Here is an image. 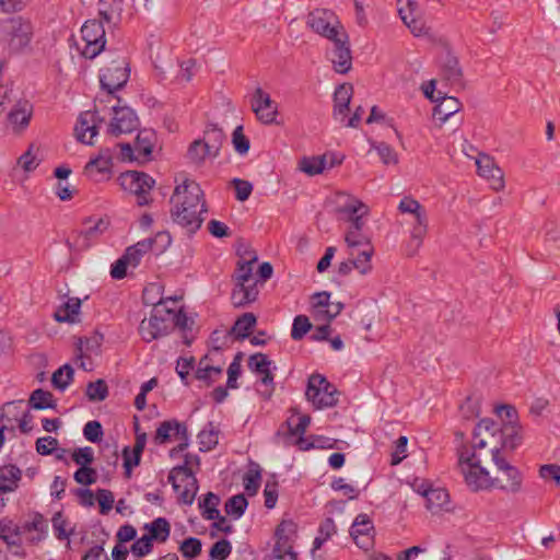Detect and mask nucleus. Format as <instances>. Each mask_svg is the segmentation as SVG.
<instances>
[{
	"mask_svg": "<svg viewBox=\"0 0 560 560\" xmlns=\"http://www.w3.org/2000/svg\"><path fill=\"white\" fill-rule=\"evenodd\" d=\"M300 168L310 176L318 175L326 168V156L303 158L300 161Z\"/></svg>",
	"mask_w": 560,
	"mask_h": 560,
	"instance_id": "obj_45",
	"label": "nucleus"
},
{
	"mask_svg": "<svg viewBox=\"0 0 560 560\" xmlns=\"http://www.w3.org/2000/svg\"><path fill=\"white\" fill-rule=\"evenodd\" d=\"M178 550L184 558L194 559L201 553L202 542L197 537H188L179 544Z\"/></svg>",
	"mask_w": 560,
	"mask_h": 560,
	"instance_id": "obj_48",
	"label": "nucleus"
},
{
	"mask_svg": "<svg viewBox=\"0 0 560 560\" xmlns=\"http://www.w3.org/2000/svg\"><path fill=\"white\" fill-rule=\"evenodd\" d=\"M155 142V133L151 129H141L135 140V150L137 161L147 162L151 160L153 147Z\"/></svg>",
	"mask_w": 560,
	"mask_h": 560,
	"instance_id": "obj_27",
	"label": "nucleus"
},
{
	"mask_svg": "<svg viewBox=\"0 0 560 560\" xmlns=\"http://www.w3.org/2000/svg\"><path fill=\"white\" fill-rule=\"evenodd\" d=\"M79 298H69L55 313V319L59 323H74L81 307Z\"/></svg>",
	"mask_w": 560,
	"mask_h": 560,
	"instance_id": "obj_34",
	"label": "nucleus"
},
{
	"mask_svg": "<svg viewBox=\"0 0 560 560\" xmlns=\"http://www.w3.org/2000/svg\"><path fill=\"white\" fill-rule=\"evenodd\" d=\"M220 504V498L213 492H208L203 499L199 500V508L201 509V515L206 520H215L219 514L218 505Z\"/></svg>",
	"mask_w": 560,
	"mask_h": 560,
	"instance_id": "obj_39",
	"label": "nucleus"
},
{
	"mask_svg": "<svg viewBox=\"0 0 560 560\" xmlns=\"http://www.w3.org/2000/svg\"><path fill=\"white\" fill-rule=\"evenodd\" d=\"M23 400H14L5 402L1 408L0 420L7 425L11 424V430L14 429L13 423L19 420L23 413Z\"/></svg>",
	"mask_w": 560,
	"mask_h": 560,
	"instance_id": "obj_38",
	"label": "nucleus"
},
{
	"mask_svg": "<svg viewBox=\"0 0 560 560\" xmlns=\"http://www.w3.org/2000/svg\"><path fill=\"white\" fill-rule=\"evenodd\" d=\"M337 211L345 214L347 220L351 222L350 230L361 231L363 226L362 218L368 214V207L360 200H353L343 207H339Z\"/></svg>",
	"mask_w": 560,
	"mask_h": 560,
	"instance_id": "obj_28",
	"label": "nucleus"
},
{
	"mask_svg": "<svg viewBox=\"0 0 560 560\" xmlns=\"http://www.w3.org/2000/svg\"><path fill=\"white\" fill-rule=\"evenodd\" d=\"M373 254V248L366 244V248L361 250L354 259H351L355 269L360 271L361 275H366L372 270L371 257Z\"/></svg>",
	"mask_w": 560,
	"mask_h": 560,
	"instance_id": "obj_53",
	"label": "nucleus"
},
{
	"mask_svg": "<svg viewBox=\"0 0 560 560\" xmlns=\"http://www.w3.org/2000/svg\"><path fill=\"white\" fill-rule=\"evenodd\" d=\"M118 182L125 191L136 196L137 206L144 207L153 202L151 191L155 179L149 174L140 171H127L119 175Z\"/></svg>",
	"mask_w": 560,
	"mask_h": 560,
	"instance_id": "obj_6",
	"label": "nucleus"
},
{
	"mask_svg": "<svg viewBox=\"0 0 560 560\" xmlns=\"http://www.w3.org/2000/svg\"><path fill=\"white\" fill-rule=\"evenodd\" d=\"M495 411L502 419V423L499 424L490 418H483L475 427L472 438L477 439L482 431H486L492 438H499L503 448L514 451L523 440L522 427L517 421V410L511 405H501L495 408Z\"/></svg>",
	"mask_w": 560,
	"mask_h": 560,
	"instance_id": "obj_3",
	"label": "nucleus"
},
{
	"mask_svg": "<svg viewBox=\"0 0 560 560\" xmlns=\"http://www.w3.org/2000/svg\"><path fill=\"white\" fill-rule=\"evenodd\" d=\"M298 536V525L292 520H282L275 529V546L272 558L275 560H298V553L293 550Z\"/></svg>",
	"mask_w": 560,
	"mask_h": 560,
	"instance_id": "obj_9",
	"label": "nucleus"
},
{
	"mask_svg": "<svg viewBox=\"0 0 560 560\" xmlns=\"http://www.w3.org/2000/svg\"><path fill=\"white\" fill-rule=\"evenodd\" d=\"M197 438L200 452H209L213 450L219 442L218 431L214 430L212 422H209L208 428L201 430Z\"/></svg>",
	"mask_w": 560,
	"mask_h": 560,
	"instance_id": "obj_40",
	"label": "nucleus"
},
{
	"mask_svg": "<svg viewBox=\"0 0 560 560\" xmlns=\"http://www.w3.org/2000/svg\"><path fill=\"white\" fill-rule=\"evenodd\" d=\"M231 303L236 308L245 307L254 303L259 294L258 281L242 282L233 281Z\"/></svg>",
	"mask_w": 560,
	"mask_h": 560,
	"instance_id": "obj_23",
	"label": "nucleus"
},
{
	"mask_svg": "<svg viewBox=\"0 0 560 560\" xmlns=\"http://www.w3.org/2000/svg\"><path fill=\"white\" fill-rule=\"evenodd\" d=\"M374 535L375 528L370 516L364 513L359 514L350 528V536L354 544L361 549L369 550L374 546Z\"/></svg>",
	"mask_w": 560,
	"mask_h": 560,
	"instance_id": "obj_17",
	"label": "nucleus"
},
{
	"mask_svg": "<svg viewBox=\"0 0 560 560\" xmlns=\"http://www.w3.org/2000/svg\"><path fill=\"white\" fill-rule=\"evenodd\" d=\"M489 441H493L500 446L499 438H492L489 432L482 431V434L475 439L471 451L465 444L458 450V465L464 475L465 482L472 491L487 488L489 483V471L481 465L491 457L490 448L486 451Z\"/></svg>",
	"mask_w": 560,
	"mask_h": 560,
	"instance_id": "obj_2",
	"label": "nucleus"
},
{
	"mask_svg": "<svg viewBox=\"0 0 560 560\" xmlns=\"http://www.w3.org/2000/svg\"><path fill=\"white\" fill-rule=\"evenodd\" d=\"M417 9L418 4L412 0H398V13L405 25L416 18Z\"/></svg>",
	"mask_w": 560,
	"mask_h": 560,
	"instance_id": "obj_63",
	"label": "nucleus"
},
{
	"mask_svg": "<svg viewBox=\"0 0 560 560\" xmlns=\"http://www.w3.org/2000/svg\"><path fill=\"white\" fill-rule=\"evenodd\" d=\"M84 175L94 182L107 180L113 173V154L110 149H101L84 166Z\"/></svg>",
	"mask_w": 560,
	"mask_h": 560,
	"instance_id": "obj_15",
	"label": "nucleus"
},
{
	"mask_svg": "<svg viewBox=\"0 0 560 560\" xmlns=\"http://www.w3.org/2000/svg\"><path fill=\"white\" fill-rule=\"evenodd\" d=\"M28 405L35 410L55 409L57 407L54 395L43 388L33 390L28 399Z\"/></svg>",
	"mask_w": 560,
	"mask_h": 560,
	"instance_id": "obj_36",
	"label": "nucleus"
},
{
	"mask_svg": "<svg viewBox=\"0 0 560 560\" xmlns=\"http://www.w3.org/2000/svg\"><path fill=\"white\" fill-rule=\"evenodd\" d=\"M401 213H410L415 218L411 238L407 245L408 256H413L423 243L428 233V215L421 203L412 197H404L398 206Z\"/></svg>",
	"mask_w": 560,
	"mask_h": 560,
	"instance_id": "obj_5",
	"label": "nucleus"
},
{
	"mask_svg": "<svg viewBox=\"0 0 560 560\" xmlns=\"http://www.w3.org/2000/svg\"><path fill=\"white\" fill-rule=\"evenodd\" d=\"M477 173L490 183V187L499 191L504 188L503 171L495 164L493 158L481 153L476 160Z\"/></svg>",
	"mask_w": 560,
	"mask_h": 560,
	"instance_id": "obj_20",
	"label": "nucleus"
},
{
	"mask_svg": "<svg viewBox=\"0 0 560 560\" xmlns=\"http://www.w3.org/2000/svg\"><path fill=\"white\" fill-rule=\"evenodd\" d=\"M232 143L235 151L245 155L250 148L249 139L244 135L243 126H237L232 133Z\"/></svg>",
	"mask_w": 560,
	"mask_h": 560,
	"instance_id": "obj_56",
	"label": "nucleus"
},
{
	"mask_svg": "<svg viewBox=\"0 0 560 560\" xmlns=\"http://www.w3.org/2000/svg\"><path fill=\"white\" fill-rule=\"evenodd\" d=\"M10 48L14 52H21L26 48L33 37V25L30 21L24 20L22 16H13L8 20Z\"/></svg>",
	"mask_w": 560,
	"mask_h": 560,
	"instance_id": "obj_13",
	"label": "nucleus"
},
{
	"mask_svg": "<svg viewBox=\"0 0 560 560\" xmlns=\"http://www.w3.org/2000/svg\"><path fill=\"white\" fill-rule=\"evenodd\" d=\"M334 49L331 51V62L337 73L346 74L352 67V56L349 45V37L346 32L331 40Z\"/></svg>",
	"mask_w": 560,
	"mask_h": 560,
	"instance_id": "obj_18",
	"label": "nucleus"
},
{
	"mask_svg": "<svg viewBox=\"0 0 560 560\" xmlns=\"http://www.w3.org/2000/svg\"><path fill=\"white\" fill-rule=\"evenodd\" d=\"M72 460L80 467L90 466L94 460V453L90 446L80 447L72 453Z\"/></svg>",
	"mask_w": 560,
	"mask_h": 560,
	"instance_id": "obj_64",
	"label": "nucleus"
},
{
	"mask_svg": "<svg viewBox=\"0 0 560 560\" xmlns=\"http://www.w3.org/2000/svg\"><path fill=\"white\" fill-rule=\"evenodd\" d=\"M114 116L108 126V132L112 136L119 137L122 133H131L139 129L140 121L135 113L128 106H114Z\"/></svg>",
	"mask_w": 560,
	"mask_h": 560,
	"instance_id": "obj_14",
	"label": "nucleus"
},
{
	"mask_svg": "<svg viewBox=\"0 0 560 560\" xmlns=\"http://www.w3.org/2000/svg\"><path fill=\"white\" fill-rule=\"evenodd\" d=\"M490 443V453L491 460L497 466L498 470L502 471L505 476V479L502 480L500 478H489V486L497 487L503 491L517 493L522 489L523 477L518 468L511 465L504 454L506 452H512L510 448H503L502 445H498L493 441H489Z\"/></svg>",
	"mask_w": 560,
	"mask_h": 560,
	"instance_id": "obj_4",
	"label": "nucleus"
},
{
	"mask_svg": "<svg viewBox=\"0 0 560 560\" xmlns=\"http://www.w3.org/2000/svg\"><path fill=\"white\" fill-rule=\"evenodd\" d=\"M248 501L243 493L231 497L224 505L225 513L234 518H240L246 511Z\"/></svg>",
	"mask_w": 560,
	"mask_h": 560,
	"instance_id": "obj_43",
	"label": "nucleus"
},
{
	"mask_svg": "<svg viewBox=\"0 0 560 560\" xmlns=\"http://www.w3.org/2000/svg\"><path fill=\"white\" fill-rule=\"evenodd\" d=\"M104 118L98 116L97 110L81 113L74 128L78 141L92 145V139L98 132V122H103Z\"/></svg>",
	"mask_w": 560,
	"mask_h": 560,
	"instance_id": "obj_19",
	"label": "nucleus"
},
{
	"mask_svg": "<svg viewBox=\"0 0 560 560\" xmlns=\"http://www.w3.org/2000/svg\"><path fill=\"white\" fill-rule=\"evenodd\" d=\"M187 156L191 162L198 165L202 164L206 158H211L210 154L206 153L201 139H197L189 144Z\"/></svg>",
	"mask_w": 560,
	"mask_h": 560,
	"instance_id": "obj_57",
	"label": "nucleus"
},
{
	"mask_svg": "<svg viewBox=\"0 0 560 560\" xmlns=\"http://www.w3.org/2000/svg\"><path fill=\"white\" fill-rule=\"evenodd\" d=\"M170 210L172 221L194 235L202 225V212H207L203 191L195 180L186 179L175 187L171 197Z\"/></svg>",
	"mask_w": 560,
	"mask_h": 560,
	"instance_id": "obj_1",
	"label": "nucleus"
},
{
	"mask_svg": "<svg viewBox=\"0 0 560 560\" xmlns=\"http://www.w3.org/2000/svg\"><path fill=\"white\" fill-rule=\"evenodd\" d=\"M104 340L103 334L95 331L93 336L89 338H78L75 342L77 357L79 359H83V346H85L88 351H92L94 349H98L102 346Z\"/></svg>",
	"mask_w": 560,
	"mask_h": 560,
	"instance_id": "obj_49",
	"label": "nucleus"
},
{
	"mask_svg": "<svg viewBox=\"0 0 560 560\" xmlns=\"http://www.w3.org/2000/svg\"><path fill=\"white\" fill-rule=\"evenodd\" d=\"M22 478V470L13 464L0 466V486L10 489L13 492L18 489Z\"/></svg>",
	"mask_w": 560,
	"mask_h": 560,
	"instance_id": "obj_35",
	"label": "nucleus"
},
{
	"mask_svg": "<svg viewBox=\"0 0 560 560\" xmlns=\"http://www.w3.org/2000/svg\"><path fill=\"white\" fill-rule=\"evenodd\" d=\"M425 508L433 514L450 510V494L444 488H431L425 498Z\"/></svg>",
	"mask_w": 560,
	"mask_h": 560,
	"instance_id": "obj_30",
	"label": "nucleus"
},
{
	"mask_svg": "<svg viewBox=\"0 0 560 560\" xmlns=\"http://www.w3.org/2000/svg\"><path fill=\"white\" fill-rule=\"evenodd\" d=\"M35 145L32 143L28 149L18 159L20 165L25 172L30 173L37 168L40 160L33 152Z\"/></svg>",
	"mask_w": 560,
	"mask_h": 560,
	"instance_id": "obj_55",
	"label": "nucleus"
},
{
	"mask_svg": "<svg viewBox=\"0 0 560 560\" xmlns=\"http://www.w3.org/2000/svg\"><path fill=\"white\" fill-rule=\"evenodd\" d=\"M338 395L337 388L324 375L314 373L308 377L305 396L315 409L336 406L338 404Z\"/></svg>",
	"mask_w": 560,
	"mask_h": 560,
	"instance_id": "obj_7",
	"label": "nucleus"
},
{
	"mask_svg": "<svg viewBox=\"0 0 560 560\" xmlns=\"http://www.w3.org/2000/svg\"><path fill=\"white\" fill-rule=\"evenodd\" d=\"M232 552V545L228 539L215 541L210 548L209 555L213 560H225Z\"/></svg>",
	"mask_w": 560,
	"mask_h": 560,
	"instance_id": "obj_58",
	"label": "nucleus"
},
{
	"mask_svg": "<svg viewBox=\"0 0 560 560\" xmlns=\"http://www.w3.org/2000/svg\"><path fill=\"white\" fill-rule=\"evenodd\" d=\"M81 36L84 42L81 51L83 57L93 59L104 50L106 37L102 21L96 19L85 21L81 27Z\"/></svg>",
	"mask_w": 560,
	"mask_h": 560,
	"instance_id": "obj_10",
	"label": "nucleus"
},
{
	"mask_svg": "<svg viewBox=\"0 0 560 560\" xmlns=\"http://www.w3.org/2000/svg\"><path fill=\"white\" fill-rule=\"evenodd\" d=\"M167 314L171 320V330H173L175 327H178L182 330L189 328V318L184 311H176L167 307Z\"/></svg>",
	"mask_w": 560,
	"mask_h": 560,
	"instance_id": "obj_62",
	"label": "nucleus"
},
{
	"mask_svg": "<svg viewBox=\"0 0 560 560\" xmlns=\"http://www.w3.org/2000/svg\"><path fill=\"white\" fill-rule=\"evenodd\" d=\"M460 109L462 103L458 98L454 96H443L442 101L433 109V117L440 125L451 120L455 130L462 124V118L457 117Z\"/></svg>",
	"mask_w": 560,
	"mask_h": 560,
	"instance_id": "obj_21",
	"label": "nucleus"
},
{
	"mask_svg": "<svg viewBox=\"0 0 560 560\" xmlns=\"http://www.w3.org/2000/svg\"><path fill=\"white\" fill-rule=\"evenodd\" d=\"M142 452L130 450L129 446H125L122 450L124 469L125 477L130 478L133 467H137L141 463Z\"/></svg>",
	"mask_w": 560,
	"mask_h": 560,
	"instance_id": "obj_50",
	"label": "nucleus"
},
{
	"mask_svg": "<svg viewBox=\"0 0 560 560\" xmlns=\"http://www.w3.org/2000/svg\"><path fill=\"white\" fill-rule=\"evenodd\" d=\"M256 324L257 317L254 313H244L235 320L230 334L233 335L236 340H244L249 337Z\"/></svg>",
	"mask_w": 560,
	"mask_h": 560,
	"instance_id": "obj_31",
	"label": "nucleus"
},
{
	"mask_svg": "<svg viewBox=\"0 0 560 560\" xmlns=\"http://www.w3.org/2000/svg\"><path fill=\"white\" fill-rule=\"evenodd\" d=\"M353 95V85L351 83H342L338 85L334 93V117L341 120L345 119L349 112V105Z\"/></svg>",
	"mask_w": 560,
	"mask_h": 560,
	"instance_id": "obj_26",
	"label": "nucleus"
},
{
	"mask_svg": "<svg viewBox=\"0 0 560 560\" xmlns=\"http://www.w3.org/2000/svg\"><path fill=\"white\" fill-rule=\"evenodd\" d=\"M55 536L58 540H67V547L70 548V536L73 529H67L68 520L63 516L62 511L56 512L51 518Z\"/></svg>",
	"mask_w": 560,
	"mask_h": 560,
	"instance_id": "obj_42",
	"label": "nucleus"
},
{
	"mask_svg": "<svg viewBox=\"0 0 560 560\" xmlns=\"http://www.w3.org/2000/svg\"><path fill=\"white\" fill-rule=\"evenodd\" d=\"M306 23L315 33L329 40L335 39L345 32L334 12L327 9H316L312 11L307 16Z\"/></svg>",
	"mask_w": 560,
	"mask_h": 560,
	"instance_id": "obj_12",
	"label": "nucleus"
},
{
	"mask_svg": "<svg viewBox=\"0 0 560 560\" xmlns=\"http://www.w3.org/2000/svg\"><path fill=\"white\" fill-rule=\"evenodd\" d=\"M252 109L260 122L265 125L276 122L278 105L271 100L270 95L259 86L253 94Z\"/></svg>",
	"mask_w": 560,
	"mask_h": 560,
	"instance_id": "obj_16",
	"label": "nucleus"
},
{
	"mask_svg": "<svg viewBox=\"0 0 560 560\" xmlns=\"http://www.w3.org/2000/svg\"><path fill=\"white\" fill-rule=\"evenodd\" d=\"M183 428H187L186 423L180 422L177 419L162 421L156 428L153 436L154 444L164 445L166 443H171L180 434Z\"/></svg>",
	"mask_w": 560,
	"mask_h": 560,
	"instance_id": "obj_25",
	"label": "nucleus"
},
{
	"mask_svg": "<svg viewBox=\"0 0 560 560\" xmlns=\"http://www.w3.org/2000/svg\"><path fill=\"white\" fill-rule=\"evenodd\" d=\"M222 347L213 346L211 350L207 354H205L200 361L199 366L196 370L195 377L197 380L203 381L207 386H210L218 377L221 376L223 369L221 365H213L211 361L213 360V355H222Z\"/></svg>",
	"mask_w": 560,
	"mask_h": 560,
	"instance_id": "obj_22",
	"label": "nucleus"
},
{
	"mask_svg": "<svg viewBox=\"0 0 560 560\" xmlns=\"http://www.w3.org/2000/svg\"><path fill=\"white\" fill-rule=\"evenodd\" d=\"M153 542L154 541L144 534L142 537L135 540L130 547V552L137 558H142L153 550Z\"/></svg>",
	"mask_w": 560,
	"mask_h": 560,
	"instance_id": "obj_54",
	"label": "nucleus"
},
{
	"mask_svg": "<svg viewBox=\"0 0 560 560\" xmlns=\"http://www.w3.org/2000/svg\"><path fill=\"white\" fill-rule=\"evenodd\" d=\"M85 395L91 401H103L108 396V386L102 378L90 382L86 386Z\"/></svg>",
	"mask_w": 560,
	"mask_h": 560,
	"instance_id": "obj_46",
	"label": "nucleus"
},
{
	"mask_svg": "<svg viewBox=\"0 0 560 560\" xmlns=\"http://www.w3.org/2000/svg\"><path fill=\"white\" fill-rule=\"evenodd\" d=\"M253 270H254V266L246 265L244 261L237 260L235 271L232 275V281H242V282L257 281L253 277Z\"/></svg>",
	"mask_w": 560,
	"mask_h": 560,
	"instance_id": "obj_61",
	"label": "nucleus"
},
{
	"mask_svg": "<svg viewBox=\"0 0 560 560\" xmlns=\"http://www.w3.org/2000/svg\"><path fill=\"white\" fill-rule=\"evenodd\" d=\"M162 240L165 244L162 246L161 252L171 244V236L167 232H159L155 237H149L142 241L137 242L132 246L133 252H138L141 255L147 254L148 252L153 249V245L156 243L158 240Z\"/></svg>",
	"mask_w": 560,
	"mask_h": 560,
	"instance_id": "obj_44",
	"label": "nucleus"
},
{
	"mask_svg": "<svg viewBox=\"0 0 560 560\" xmlns=\"http://www.w3.org/2000/svg\"><path fill=\"white\" fill-rule=\"evenodd\" d=\"M441 74L452 86L460 89L465 86L464 73L459 60L450 49H446L445 56L441 61Z\"/></svg>",
	"mask_w": 560,
	"mask_h": 560,
	"instance_id": "obj_24",
	"label": "nucleus"
},
{
	"mask_svg": "<svg viewBox=\"0 0 560 560\" xmlns=\"http://www.w3.org/2000/svg\"><path fill=\"white\" fill-rule=\"evenodd\" d=\"M129 75L130 69L125 59H116L101 70L100 83L103 90L113 95L126 85Z\"/></svg>",
	"mask_w": 560,
	"mask_h": 560,
	"instance_id": "obj_11",
	"label": "nucleus"
},
{
	"mask_svg": "<svg viewBox=\"0 0 560 560\" xmlns=\"http://www.w3.org/2000/svg\"><path fill=\"white\" fill-rule=\"evenodd\" d=\"M183 481H186L184 489L178 493V501L186 505H191L195 501L198 491V480L196 477H185Z\"/></svg>",
	"mask_w": 560,
	"mask_h": 560,
	"instance_id": "obj_47",
	"label": "nucleus"
},
{
	"mask_svg": "<svg viewBox=\"0 0 560 560\" xmlns=\"http://www.w3.org/2000/svg\"><path fill=\"white\" fill-rule=\"evenodd\" d=\"M83 435L88 441L92 443L101 442L104 435L101 422L97 420L86 422L83 428Z\"/></svg>",
	"mask_w": 560,
	"mask_h": 560,
	"instance_id": "obj_59",
	"label": "nucleus"
},
{
	"mask_svg": "<svg viewBox=\"0 0 560 560\" xmlns=\"http://www.w3.org/2000/svg\"><path fill=\"white\" fill-rule=\"evenodd\" d=\"M77 483L82 486H91L97 480V472L90 466L80 467L73 475Z\"/></svg>",
	"mask_w": 560,
	"mask_h": 560,
	"instance_id": "obj_60",
	"label": "nucleus"
},
{
	"mask_svg": "<svg viewBox=\"0 0 560 560\" xmlns=\"http://www.w3.org/2000/svg\"><path fill=\"white\" fill-rule=\"evenodd\" d=\"M311 329L312 323L310 318L306 315H298L292 324L291 338L293 340H301Z\"/></svg>",
	"mask_w": 560,
	"mask_h": 560,
	"instance_id": "obj_52",
	"label": "nucleus"
},
{
	"mask_svg": "<svg viewBox=\"0 0 560 560\" xmlns=\"http://www.w3.org/2000/svg\"><path fill=\"white\" fill-rule=\"evenodd\" d=\"M32 108V105L27 101L19 102L9 113V120L14 125H20L25 128L30 124Z\"/></svg>",
	"mask_w": 560,
	"mask_h": 560,
	"instance_id": "obj_37",
	"label": "nucleus"
},
{
	"mask_svg": "<svg viewBox=\"0 0 560 560\" xmlns=\"http://www.w3.org/2000/svg\"><path fill=\"white\" fill-rule=\"evenodd\" d=\"M166 315H168L166 304L161 301L155 303L150 318L142 319L139 325V334L144 342H151L172 331L171 320Z\"/></svg>",
	"mask_w": 560,
	"mask_h": 560,
	"instance_id": "obj_8",
	"label": "nucleus"
},
{
	"mask_svg": "<svg viewBox=\"0 0 560 560\" xmlns=\"http://www.w3.org/2000/svg\"><path fill=\"white\" fill-rule=\"evenodd\" d=\"M148 536L152 541L165 542L171 535V524L165 517H156L151 523L144 524Z\"/></svg>",
	"mask_w": 560,
	"mask_h": 560,
	"instance_id": "obj_32",
	"label": "nucleus"
},
{
	"mask_svg": "<svg viewBox=\"0 0 560 560\" xmlns=\"http://www.w3.org/2000/svg\"><path fill=\"white\" fill-rule=\"evenodd\" d=\"M261 483V467L255 462H249L248 470L243 477V485L249 497L257 494Z\"/></svg>",
	"mask_w": 560,
	"mask_h": 560,
	"instance_id": "obj_33",
	"label": "nucleus"
},
{
	"mask_svg": "<svg viewBox=\"0 0 560 560\" xmlns=\"http://www.w3.org/2000/svg\"><path fill=\"white\" fill-rule=\"evenodd\" d=\"M73 369L66 363L52 373L51 384L55 388L65 390L73 381Z\"/></svg>",
	"mask_w": 560,
	"mask_h": 560,
	"instance_id": "obj_41",
	"label": "nucleus"
},
{
	"mask_svg": "<svg viewBox=\"0 0 560 560\" xmlns=\"http://www.w3.org/2000/svg\"><path fill=\"white\" fill-rule=\"evenodd\" d=\"M342 308V303H337V311H331L330 307H312V315L316 323L330 324L340 314Z\"/></svg>",
	"mask_w": 560,
	"mask_h": 560,
	"instance_id": "obj_51",
	"label": "nucleus"
},
{
	"mask_svg": "<svg viewBox=\"0 0 560 560\" xmlns=\"http://www.w3.org/2000/svg\"><path fill=\"white\" fill-rule=\"evenodd\" d=\"M224 138L222 129L218 128L217 125L213 124L208 125L203 132V138L201 139L206 153L210 154L211 158H217Z\"/></svg>",
	"mask_w": 560,
	"mask_h": 560,
	"instance_id": "obj_29",
	"label": "nucleus"
}]
</instances>
